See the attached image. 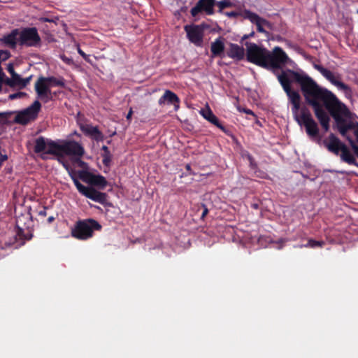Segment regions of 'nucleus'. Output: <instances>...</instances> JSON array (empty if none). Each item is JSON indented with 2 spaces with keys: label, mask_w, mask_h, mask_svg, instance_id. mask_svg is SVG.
Here are the masks:
<instances>
[{
  "label": "nucleus",
  "mask_w": 358,
  "mask_h": 358,
  "mask_svg": "<svg viewBox=\"0 0 358 358\" xmlns=\"http://www.w3.org/2000/svg\"><path fill=\"white\" fill-rule=\"evenodd\" d=\"M324 244L325 243L324 241H318L310 239V240H308V243L306 245H305L304 246L305 247H310V248H317V247L322 248L324 245Z\"/></svg>",
  "instance_id": "obj_29"
},
{
  "label": "nucleus",
  "mask_w": 358,
  "mask_h": 358,
  "mask_svg": "<svg viewBox=\"0 0 358 358\" xmlns=\"http://www.w3.org/2000/svg\"><path fill=\"white\" fill-rule=\"evenodd\" d=\"M201 115L208 122L220 129L223 131H226L225 127L220 123L219 119L213 114L210 108L201 110Z\"/></svg>",
  "instance_id": "obj_21"
},
{
  "label": "nucleus",
  "mask_w": 358,
  "mask_h": 358,
  "mask_svg": "<svg viewBox=\"0 0 358 358\" xmlns=\"http://www.w3.org/2000/svg\"><path fill=\"white\" fill-rule=\"evenodd\" d=\"M243 10L242 12H237V11H231V12H225L224 15L228 16L229 17H234L236 18L238 16L243 17Z\"/></svg>",
  "instance_id": "obj_32"
},
{
  "label": "nucleus",
  "mask_w": 358,
  "mask_h": 358,
  "mask_svg": "<svg viewBox=\"0 0 358 358\" xmlns=\"http://www.w3.org/2000/svg\"><path fill=\"white\" fill-rule=\"evenodd\" d=\"M55 220V217L54 216H50V217L48 218L47 221H48V224H50V223H52Z\"/></svg>",
  "instance_id": "obj_45"
},
{
  "label": "nucleus",
  "mask_w": 358,
  "mask_h": 358,
  "mask_svg": "<svg viewBox=\"0 0 358 358\" xmlns=\"http://www.w3.org/2000/svg\"><path fill=\"white\" fill-rule=\"evenodd\" d=\"M32 79V76H29V77L26 78H23L24 80V86L26 87L30 83V81Z\"/></svg>",
  "instance_id": "obj_40"
},
{
  "label": "nucleus",
  "mask_w": 358,
  "mask_h": 358,
  "mask_svg": "<svg viewBox=\"0 0 358 358\" xmlns=\"http://www.w3.org/2000/svg\"><path fill=\"white\" fill-rule=\"evenodd\" d=\"M332 104H329V108L331 109V116L335 120L337 129L342 136L345 138V139L348 141L349 138H352L350 136L348 135V131H349L346 126V121L343 118V117H349L350 110L347 108V106L342 103V105L337 104L336 108H332Z\"/></svg>",
  "instance_id": "obj_6"
},
{
  "label": "nucleus",
  "mask_w": 358,
  "mask_h": 358,
  "mask_svg": "<svg viewBox=\"0 0 358 358\" xmlns=\"http://www.w3.org/2000/svg\"><path fill=\"white\" fill-rule=\"evenodd\" d=\"M202 206L203 207V210L201 214V218L203 219L206 215L208 213V209L206 208V206L204 204H202Z\"/></svg>",
  "instance_id": "obj_41"
},
{
  "label": "nucleus",
  "mask_w": 358,
  "mask_h": 358,
  "mask_svg": "<svg viewBox=\"0 0 358 358\" xmlns=\"http://www.w3.org/2000/svg\"><path fill=\"white\" fill-rule=\"evenodd\" d=\"M46 210L47 207H43V209L38 212V215L41 217H45L47 215Z\"/></svg>",
  "instance_id": "obj_39"
},
{
  "label": "nucleus",
  "mask_w": 358,
  "mask_h": 358,
  "mask_svg": "<svg viewBox=\"0 0 358 358\" xmlns=\"http://www.w3.org/2000/svg\"><path fill=\"white\" fill-rule=\"evenodd\" d=\"M101 150L103 151V152H106L110 151L109 148L106 145H103L101 148Z\"/></svg>",
  "instance_id": "obj_47"
},
{
  "label": "nucleus",
  "mask_w": 358,
  "mask_h": 358,
  "mask_svg": "<svg viewBox=\"0 0 358 358\" xmlns=\"http://www.w3.org/2000/svg\"><path fill=\"white\" fill-rule=\"evenodd\" d=\"M31 216L30 214L21 215L16 219V236L22 241H29L32 238V234L30 230L31 223Z\"/></svg>",
  "instance_id": "obj_10"
},
{
  "label": "nucleus",
  "mask_w": 358,
  "mask_h": 358,
  "mask_svg": "<svg viewBox=\"0 0 358 358\" xmlns=\"http://www.w3.org/2000/svg\"><path fill=\"white\" fill-rule=\"evenodd\" d=\"M306 102L311 106L314 110L315 115L319 120L322 127L324 131H327L329 129L330 118L326 113L323 107L328 110L331 115V109L329 108V104H332V108H336L337 104L342 105L338 99L331 92L327 89H322L319 91L316 89H306Z\"/></svg>",
  "instance_id": "obj_2"
},
{
  "label": "nucleus",
  "mask_w": 358,
  "mask_h": 358,
  "mask_svg": "<svg viewBox=\"0 0 358 358\" xmlns=\"http://www.w3.org/2000/svg\"><path fill=\"white\" fill-rule=\"evenodd\" d=\"M3 77H4V76H0V92L1 91V88H2V84H3Z\"/></svg>",
  "instance_id": "obj_49"
},
{
  "label": "nucleus",
  "mask_w": 358,
  "mask_h": 358,
  "mask_svg": "<svg viewBox=\"0 0 358 358\" xmlns=\"http://www.w3.org/2000/svg\"><path fill=\"white\" fill-rule=\"evenodd\" d=\"M63 148L64 143L59 144L51 139L45 140L44 137L40 136L35 141L34 150L36 153L45 152V154L63 157Z\"/></svg>",
  "instance_id": "obj_5"
},
{
  "label": "nucleus",
  "mask_w": 358,
  "mask_h": 358,
  "mask_svg": "<svg viewBox=\"0 0 358 358\" xmlns=\"http://www.w3.org/2000/svg\"><path fill=\"white\" fill-rule=\"evenodd\" d=\"M78 52L79 53V55L80 56L83 57V58L88 63H91V60L90 59V55H86L81 49L79 46H78Z\"/></svg>",
  "instance_id": "obj_33"
},
{
  "label": "nucleus",
  "mask_w": 358,
  "mask_h": 358,
  "mask_svg": "<svg viewBox=\"0 0 358 358\" xmlns=\"http://www.w3.org/2000/svg\"><path fill=\"white\" fill-rule=\"evenodd\" d=\"M112 161V157H102V162L105 166L109 167Z\"/></svg>",
  "instance_id": "obj_35"
},
{
  "label": "nucleus",
  "mask_w": 358,
  "mask_h": 358,
  "mask_svg": "<svg viewBox=\"0 0 358 358\" xmlns=\"http://www.w3.org/2000/svg\"><path fill=\"white\" fill-rule=\"evenodd\" d=\"M215 6L218 7V12L222 13V10L227 8H231L234 6V3L231 2L229 0H222L220 1H217Z\"/></svg>",
  "instance_id": "obj_27"
},
{
  "label": "nucleus",
  "mask_w": 358,
  "mask_h": 358,
  "mask_svg": "<svg viewBox=\"0 0 358 358\" xmlns=\"http://www.w3.org/2000/svg\"><path fill=\"white\" fill-rule=\"evenodd\" d=\"M8 159V156L6 155H2L0 152V167L3 165V163Z\"/></svg>",
  "instance_id": "obj_38"
},
{
  "label": "nucleus",
  "mask_w": 358,
  "mask_h": 358,
  "mask_svg": "<svg viewBox=\"0 0 358 358\" xmlns=\"http://www.w3.org/2000/svg\"><path fill=\"white\" fill-rule=\"evenodd\" d=\"M18 37H20L19 29H14L3 36L2 41L9 48H15L18 43Z\"/></svg>",
  "instance_id": "obj_23"
},
{
  "label": "nucleus",
  "mask_w": 358,
  "mask_h": 358,
  "mask_svg": "<svg viewBox=\"0 0 358 358\" xmlns=\"http://www.w3.org/2000/svg\"><path fill=\"white\" fill-rule=\"evenodd\" d=\"M255 35V32L254 31H252L251 33H250L249 34H245L243 37H242V40H246L250 37H252L254 36Z\"/></svg>",
  "instance_id": "obj_42"
},
{
  "label": "nucleus",
  "mask_w": 358,
  "mask_h": 358,
  "mask_svg": "<svg viewBox=\"0 0 358 358\" xmlns=\"http://www.w3.org/2000/svg\"><path fill=\"white\" fill-rule=\"evenodd\" d=\"M101 157H112V155L110 153V151L106 152H102Z\"/></svg>",
  "instance_id": "obj_44"
},
{
  "label": "nucleus",
  "mask_w": 358,
  "mask_h": 358,
  "mask_svg": "<svg viewBox=\"0 0 358 358\" xmlns=\"http://www.w3.org/2000/svg\"><path fill=\"white\" fill-rule=\"evenodd\" d=\"M185 169L189 172V174H192V169L190 164H187L185 165Z\"/></svg>",
  "instance_id": "obj_46"
},
{
  "label": "nucleus",
  "mask_w": 358,
  "mask_h": 358,
  "mask_svg": "<svg viewBox=\"0 0 358 358\" xmlns=\"http://www.w3.org/2000/svg\"><path fill=\"white\" fill-rule=\"evenodd\" d=\"M204 29V24H187L184 27L189 41L197 46L203 43Z\"/></svg>",
  "instance_id": "obj_11"
},
{
  "label": "nucleus",
  "mask_w": 358,
  "mask_h": 358,
  "mask_svg": "<svg viewBox=\"0 0 358 358\" xmlns=\"http://www.w3.org/2000/svg\"><path fill=\"white\" fill-rule=\"evenodd\" d=\"M348 143L355 155L358 157V145L355 143V141L352 138H348Z\"/></svg>",
  "instance_id": "obj_31"
},
{
  "label": "nucleus",
  "mask_w": 358,
  "mask_h": 358,
  "mask_svg": "<svg viewBox=\"0 0 358 358\" xmlns=\"http://www.w3.org/2000/svg\"><path fill=\"white\" fill-rule=\"evenodd\" d=\"M3 114L0 113V117H3Z\"/></svg>",
  "instance_id": "obj_54"
},
{
  "label": "nucleus",
  "mask_w": 358,
  "mask_h": 358,
  "mask_svg": "<svg viewBox=\"0 0 358 358\" xmlns=\"http://www.w3.org/2000/svg\"><path fill=\"white\" fill-rule=\"evenodd\" d=\"M84 154L83 147L78 142L69 141L64 142L63 156L82 157Z\"/></svg>",
  "instance_id": "obj_17"
},
{
  "label": "nucleus",
  "mask_w": 358,
  "mask_h": 358,
  "mask_svg": "<svg viewBox=\"0 0 358 358\" xmlns=\"http://www.w3.org/2000/svg\"><path fill=\"white\" fill-rule=\"evenodd\" d=\"M354 134H355V136L357 138V141L358 142V130L357 131H355Z\"/></svg>",
  "instance_id": "obj_51"
},
{
  "label": "nucleus",
  "mask_w": 358,
  "mask_h": 358,
  "mask_svg": "<svg viewBox=\"0 0 358 358\" xmlns=\"http://www.w3.org/2000/svg\"><path fill=\"white\" fill-rule=\"evenodd\" d=\"M50 88L51 87L47 83L43 76H40L34 85L38 98L44 103H48L52 99V92Z\"/></svg>",
  "instance_id": "obj_13"
},
{
  "label": "nucleus",
  "mask_w": 358,
  "mask_h": 358,
  "mask_svg": "<svg viewBox=\"0 0 358 358\" xmlns=\"http://www.w3.org/2000/svg\"><path fill=\"white\" fill-rule=\"evenodd\" d=\"M324 145L329 152L336 155H338L341 152V159L342 161L350 165L358 167V163L348 148L334 134H331L328 139L324 141Z\"/></svg>",
  "instance_id": "obj_4"
},
{
  "label": "nucleus",
  "mask_w": 358,
  "mask_h": 358,
  "mask_svg": "<svg viewBox=\"0 0 358 358\" xmlns=\"http://www.w3.org/2000/svg\"><path fill=\"white\" fill-rule=\"evenodd\" d=\"M210 51L212 57H222V54L224 51V44L220 37L215 39V41L211 43Z\"/></svg>",
  "instance_id": "obj_24"
},
{
  "label": "nucleus",
  "mask_w": 358,
  "mask_h": 358,
  "mask_svg": "<svg viewBox=\"0 0 358 358\" xmlns=\"http://www.w3.org/2000/svg\"><path fill=\"white\" fill-rule=\"evenodd\" d=\"M69 175H70L75 186L76 187L77 189L78 190V192L83 195V192H85L86 191V189L88 187H86V186L83 185V184H81L73 173L69 172Z\"/></svg>",
  "instance_id": "obj_26"
},
{
  "label": "nucleus",
  "mask_w": 358,
  "mask_h": 358,
  "mask_svg": "<svg viewBox=\"0 0 358 358\" xmlns=\"http://www.w3.org/2000/svg\"><path fill=\"white\" fill-rule=\"evenodd\" d=\"M27 96V94L26 92H18L16 93L10 94L8 97L10 100H14L17 99L24 98Z\"/></svg>",
  "instance_id": "obj_30"
},
{
  "label": "nucleus",
  "mask_w": 358,
  "mask_h": 358,
  "mask_svg": "<svg viewBox=\"0 0 358 358\" xmlns=\"http://www.w3.org/2000/svg\"><path fill=\"white\" fill-rule=\"evenodd\" d=\"M101 225L96 220L89 218L77 221L71 229L72 237L80 241H86L94 236V231H100Z\"/></svg>",
  "instance_id": "obj_3"
},
{
  "label": "nucleus",
  "mask_w": 358,
  "mask_h": 358,
  "mask_svg": "<svg viewBox=\"0 0 358 358\" xmlns=\"http://www.w3.org/2000/svg\"><path fill=\"white\" fill-rule=\"evenodd\" d=\"M53 95H56V93L55 92H52V96Z\"/></svg>",
  "instance_id": "obj_55"
},
{
  "label": "nucleus",
  "mask_w": 358,
  "mask_h": 358,
  "mask_svg": "<svg viewBox=\"0 0 358 358\" xmlns=\"http://www.w3.org/2000/svg\"><path fill=\"white\" fill-rule=\"evenodd\" d=\"M346 126L348 130L355 129V131H358V122H350L348 123L346 122Z\"/></svg>",
  "instance_id": "obj_34"
},
{
  "label": "nucleus",
  "mask_w": 358,
  "mask_h": 358,
  "mask_svg": "<svg viewBox=\"0 0 358 358\" xmlns=\"http://www.w3.org/2000/svg\"><path fill=\"white\" fill-rule=\"evenodd\" d=\"M83 195L87 198L103 205H106L107 203V194L101 192L92 187H88L86 191L83 192Z\"/></svg>",
  "instance_id": "obj_19"
},
{
  "label": "nucleus",
  "mask_w": 358,
  "mask_h": 358,
  "mask_svg": "<svg viewBox=\"0 0 358 358\" xmlns=\"http://www.w3.org/2000/svg\"><path fill=\"white\" fill-rule=\"evenodd\" d=\"M78 177L83 181L103 189L108 185L105 177L101 175H96L90 171L80 170L78 171Z\"/></svg>",
  "instance_id": "obj_12"
},
{
  "label": "nucleus",
  "mask_w": 358,
  "mask_h": 358,
  "mask_svg": "<svg viewBox=\"0 0 358 358\" xmlns=\"http://www.w3.org/2000/svg\"><path fill=\"white\" fill-rule=\"evenodd\" d=\"M247 60L259 66L271 71L278 78V82L286 93L289 102L292 105V111L294 117L299 115L301 111V96L299 93L292 90V83H298L306 100V89H316L322 91L320 87L310 76L304 72L299 73L294 70H279L287 64L289 57L280 47H275L272 52L255 43L247 44Z\"/></svg>",
  "instance_id": "obj_1"
},
{
  "label": "nucleus",
  "mask_w": 358,
  "mask_h": 358,
  "mask_svg": "<svg viewBox=\"0 0 358 358\" xmlns=\"http://www.w3.org/2000/svg\"><path fill=\"white\" fill-rule=\"evenodd\" d=\"M242 15L244 19L249 20L252 24H255L257 26V30L258 32L268 34V32L264 29V26L271 28V24L268 20L247 9L243 10V13Z\"/></svg>",
  "instance_id": "obj_16"
},
{
  "label": "nucleus",
  "mask_w": 358,
  "mask_h": 358,
  "mask_svg": "<svg viewBox=\"0 0 358 358\" xmlns=\"http://www.w3.org/2000/svg\"><path fill=\"white\" fill-rule=\"evenodd\" d=\"M45 80H46L47 83H48L50 87H65V80L63 78H57L54 76H49L45 77Z\"/></svg>",
  "instance_id": "obj_25"
},
{
  "label": "nucleus",
  "mask_w": 358,
  "mask_h": 358,
  "mask_svg": "<svg viewBox=\"0 0 358 358\" xmlns=\"http://www.w3.org/2000/svg\"><path fill=\"white\" fill-rule=\"evenodd\" d=\"M165 103L173 105L176 110H177L180 107V99L176 93L169 90H166L158 101V103L160 106Z\"/></svg>",
  "instance_id": "obj_20"
},
{
  "label": "nucleus",
  "mask_w": 358,
  "mask_h": 358,
  "mask_svg": "<svg viewBox=\"0 0 358 358\" xmlns=\"http://www.w3.org/2000/svg\"><path fill=\"white\" fill-rule=\"evenodd\" d=\"M80 129L86 136H90L92 139L97 142L103 141L104 140L103 133L96 126L94 127L89 124H80Z\"/></svg>",
  "instance_id": "obj_18"
},
{
  "label": "nucleus",
  "mask_w": 358,
  "mask_h": 358,
  "mask_svg": "<svg viewBox=\"0 0 358 358\" xmlns=\"http://www.w3.org/2000/svg\"><path fill=\"white\" fill-rule=\"evenodd\" d=\"M252 206L255 209L258 208V204H253Z\"/></svg>",
  "instance_id": "obj_52"
},
{
  "label": "nucleus",
  "mask_w": 358,
  "mask_h": 358,
  "mask_svg": "<svg viewBox=\"0 0 358 358\" xmlns=\"http://www.w3.org/2000/svg\"><path fill=\"white\" fill-rule=\"evenodd\" d=\"M62 59L64 62H66V64H70L72 62V59H69V58H67V57H62Z\"/></svg>",
  "instance_id": "obj_43"
},
{
  "label": "nucleus",
  "mask_w": 358,
  "mask_h": 358,
  "mask_svg": "<svg viewBox=\"0 0 358 358\" xmlns=\"http://www.w3.org/2000/svg\"><path fill=\"white\" fill-rule=\"evenodd\" d=\"M314 68L317 69L327 80L331 84L336 86L339 90L344 92L350 90V87L340 80V77H336L334 74L329 69L320 64H315Z\"/></svg>",
  "instance_id": "obj_14"
},
{
  "label": "nucleus",
  "mask_w": 358,
  "mask_h": 358,
  "mask_svg": "<svg viewBox=\"0 0 358 358\" xmlns=\"http://www.w3.org/2000/svg\"><path fill=\"white\" fill-rule=\"evenodd\" d=\"M357 13H358V10H357Z\"/></svg>",
  "instance_id": "obj_56"
},
{
  "label": "nucleus",
  "mask_w": 358,
  "mask_h": 358,
  "mask_svg": "<svg viewBox=\"0 0 358 358\" xmlns=\"http://www.w3.org/2000/svg\"><path fill=\"white\" fill-rule=\"evenodd\" d=\"M216 0H199L193 7L190 13L192 17H196L201 12H204L207 15H213L215 13L214 6Z\"/></svg>",
  "instance_id": "obj_15"
},
{
  "label": "nucleus",
  "mask_w": 358,
  "mask_h": 358,
  "mask_svg": "<svg viewBox=\"0 0 358 358\" xmlns=\"http://www.w3.org/2000/svg\"><path fill=\"white\" fill-rule=\"evenodd\" d=\"M7 71H8V73L10 74V76L11 77H13L14 75H16L17 74L15 70H14V66L12 63H9L7 66Z\"/></svg>",
  "instance_id": "obj_36"
},
{
  "label": "nucleus",
  "mask_w": 358,
  "mask_h": 358,
  "mask_svg": "<svg viewBox=\"0 0 358 358\" xmlns=\"http://www.w3.org/2000/svg\"><path fill=\"white\" fill-rule=\"evenodd\" d=\"M41 108V103L40 101L38 100L34 101L31 106L17 113L15 117V122L22 125L27 124L29 122L37 118Z\"/></svg>",
  "instance_id": "obj_9"
},
{
  "label": "nucleus",
  "mask_w": 358,
  "mask_h": 358,
  "mask_svg": "<svg viewBox=\"0 0 358 358\" xmlns=\"http://www.w3.org/2000/svg\"><path fill=\"white\" fill-rule=\"evenodd\" d=\"M244 112L247 114L254 115L253 112L250 109H245Z\"/></svg>",
  "instance_id": "obj_50"
},
{
  "label": "nucleus",
  "mask_w": 358,
  "mask_h": 358,
  "mask_svg": "<svg viewBox=\"0 0 358 358\" xmlns=\"http://www.w3.org/2000/svg\"><path fill=\"white\" fill-rule=\"evenodd\" d=\"M295 120L300 125H304L306 133L311 137L319 135V128L317 122L313 120L310 110L305 106L301 108L300 114L294 117Z\"/></svg>",
  "instance_id": "obj_7"
},
{
  "label": "nucleus",
  "mask_w": 358,
  "mask_h": 358,
  "mask_svg": "<svg viewBox=\"0 0 358 358\" xmlns=\"http://www.w3.org/2000/svg\"><path fill=\"white\" fill-rule=\"evenodd\" d=\"M132 113H133V111L131 109L129 110L127 115V120H129L131 117V115H132Z\"/></svg>",
  "instance_id": "obj_48"
},
{
  "label": "nucleus",
  "mask_w": 358,
  "mask_h": 358,
  "mask_svg": "<svg viewBox=\"0 0 358 358\" xmlns=\"http://www.w3.org/2000/svg\"><path fill=\"white\" fill-rule=\"evenodd\" d=\"M3 83H5L6 85L13 87V77L10 76V78H3Z\"/></svg>",
  "instance_id": "obj_37"
},
{
  "label": "nucleus",
  "mask_w": 358,
  "mask_h": 358,
  "mask_svg": "<svg viewBox=\"0 0 358 358\" xmlns=\"http://www.w3.org/2000/svg\"><path fill=\"white\" fill-rule=\"evenodd\" d=\"M19 34L18 43L20 45L35 48L41 46V38L36 27L19 29Z\"/></svg>",
  "instance_id": "obj_8"
},
{
  "label": "nucleus",
  "mask_w": 358,
  "mask_h": 358,
  "mask_svg": "<svg viewBox=\"0 0 358 358\" xmlns=\"http://www.w3.org/2000/svg\"><path fill=\"white\" fill-rule=\"evenodd\" d=\"M13 87H17L19 89H24V80L23 78L19 74L14 75L13 77Z\"/></svg>",
  "instance_id": "obj_28"
},
{
  "label": "nucleus",
  "mask_w": 358,
  "mask_h": 358,
  "mask_svg": "<svg viewBox=\"0 0 358 358\" xmlns=\"http://www.w3.org/2000/svg\"><path fill=\"white\" fill-rule=\"evenodd\" d=\"M244 55L245 52L243 47L236 43H230L229 48L227 51L228 57L240 61L243 59Z\"/></svg>",
  "instance_id": "obj_22"
},
{
  "label": "nucleus",
  "mask_w": 358,
  "mask_h": 358,
  "mask_svg": "<svg viewBox=\"0 0 358 358\" xmlns=\"http://www.w3.org/2000/svg\"><path fill=\"white\" fill-rule=\"evenodd\" d=\"M44 21H45V22H50V20L49 19H48V18H45V19L44 20Z\"/></svg>",
  "instance_id": "obj_53"
}]
</instances>
